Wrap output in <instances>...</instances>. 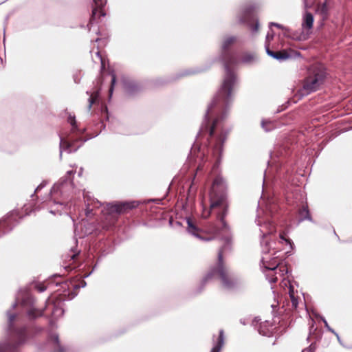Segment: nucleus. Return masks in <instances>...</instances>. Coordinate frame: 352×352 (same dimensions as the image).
<instances>
[{
	"label": "nucleus",
	"mask_w": 352,
	"mask_h": 352,
	"mask_svg": "<svg viewBox=\"0 0 352 352\" xmlns=\"http://www.w3.org/2000/svg\"><path fill=\"white\" fill-rule=\"evenodd\" d=\"M236 41V37L232 36L226 38L222 44L223 61L226 70V75L223 83L208 105L204 116V120L201 126L204 131L209 129L210 135L213 136L220 130V134L217 138V143L214 152L221 155L223 151V144L226 140L228 131L223 129L221 121L226 117V111L232 100V91L236 78L234 73L230 69V65L234 64L236 60L232 55L227 52L230 46Z\"/></svg>",
	"instance_id": "nucleus-1"
},
{
	"label": "nucleus",
	"mask_w": 352,
	"mask_h": 352,
	"mask_svg": "<svg viewBox=\"0 0 352 352\" xmlns=\"http://www.w3.org/2000/svg\"><path fill=\"white\" fill-rule=\"evenodd\" d=\"M277 205L274 202L266 205L265 217H261L260 212L256 219L257 225L260 227L261 234V246L262 248V257L261 260V266L263 267V273L266 279L271 283L277 281V274L280 276L287 274L288 270L285 265H280L278 251L274 250L272 244L275 242L272 241L271 234L276 231L275 226L268 220L269 216H272L274 212L277 210Z\"/></svg>",
	"instance_id": "nucleus-2"
},
{
	"label": "nucleus",
	"mask_w": 352,
	"mask_h": 352,
	"mask_svg": "<svg viewBox=\"0 0 352 352\" xmlns=\"http://www.w3.org/2000/svg\"><path fill=\"white\" fill-rule=\"evenodd\" d=\"M74 173V170H68L67 175L60 179V182L54 185L51 191V199L53 201L54 206L56 208H51L50 212L56 214H60L61 212L66 208L67 204L63 199L58 200L59 196L64 198L67 197V192L72 190L74 188L73 182L71 179V175Z\"/></svg>",
	"instance_id": "nucleus-3"
},
{
	"label": "nucleus",
	"mask_w": 352,
	"mask_h": 352,
	"mask_svg": "<svg viewBox=\"0 0 352 352\" xmlns=\"http://www.w3.org/2000/svg\"><path fill=\"white\" fill-rule=\"evenodd\" d=\"M226 185L225 181L221 176H217L212 185L211 191L210 194V208L212 210L216 208H219L221 212H218L217 217L222 222L223 225L226 226L224 217L227 214V202H226Z\"/></svg>",
	"instance_id": "nucleus-4"
},
{
	"label": "nucleus",
	"mask_w": 352,
	"mask_h": 352,
	"mask_svg": "<svg viewBox=\"0 0 352 352\" xmlns=\"http://www.w3.org/2000/svg\"><path fill=\"white\" fill-rule=\"evenodd\" d=\"M216 276L221 279L222 286L226 289H232L239 284L238 279L231 276L226 267L223 265V249H221L218 252L217 267L210 270L208 274L204 278L203 283H206Z\"/></svg>",
	"instance_id": "nucleus-5"
},
{
	"label": "nucleus",
	"mask_w": 352,
	"mask_h": 352,
	"mask_svg": "<svg viewBox=\"0 0 352 352\" xmlns=\"http://www.w3.org/2000/svg\"><path fill=\"white\" fill-rule=\"evenodd\" d=\"M325 72L322 66L312 65L308 69V74L302 86V95H308L316 91L322 84Z\"/></svg>",
	"instance_id": "nucleus-6"
},
{
	"label": "nucleus",
	"mask_w": 352,
	"mask_h": 352,
	"mask_svg": "<svg viewBox=\"0 0 352 352\" xmlns=\"http://www.w3.org/2000/svg\"><path fill=\"white\" fill-rule=\"evenodd\" d=\"M20 298H21V304L23 307L27 309V314L30 319H34L42 316L43 311L34 308V300L28 291H20L17 296V300Z\"/></svg>",
	"instance_id": "nucleus-7"
},
{
	"label": "nucleus",
	"mask_w": 352,
	"mask_h": 352,
	"mask_svg": "<svg viewBox=\"0 0 352 352\" xmlns=\"http://www.w3.org/2000/svg\"><path fill=\"white\" fill-rule=\"evenodd\" d=\"M12 336L14 337V339L16 340L14 344L12 345L8 343L1 344L0 352H13L17 346L23 343L27 338L25 334V329H21L15 331Z\"/></svg>",
	"instance_id": "nucleus-8"
},
{
	"label": "nucleus",
	"mask_w": 352,
	"mask_h": 352,
	"mask_svg": "<svg viewBox=\"0 0 352 352\" xmlns=\"http://www.w3.org/2000/svg\"><path fill=\"white\" fill-rule=\"evenodd\" d=\"M138 206V203L133 202H123L117 204H108L105 208L107 212L109 214H120L124 212L127 209H132Z\"/></svg>",
	"instance_id": "nucleus-9"
},
{
	"label": "nucleus",
	"mask_w": 352,
	"mask_h": 352,
	"mask_svg": "<svg viewBox=\"0 0 352 352\" xmlns=\"http://www.w3.org/2000/svg\"><path fill=\"white\" fill-rule=\"evenodd\" d=\"M266 53L271 57L279 60L283 61L288 59H290L293 57L294 53L291 50H282L278 52H273L269 49V46L267 44H265ZM295 54L299 56L298 53H295Z\"/></svg>",
	"instance_id": "nucleus-10"
},
{
	"label": "nucleus",
	"mask_w": 352,
	"mask_h": 352,
	"mask_svg": "<svg viewBox=\"0 0 352 352\" xmlns=\"http://www.w3.org/2000/svg\"><path fill=\"white\" fill-rule=\"evenodd\" d=\"M314 16L311 12L305 11L302 15V28L304 30H310L313 28Z\"/></svg>",
	"instance_id": "nucleus-11"
},
{
	"label": "nucleus",
	"mask_w": 352,
	"mask_h": 352,
	"mask_svg": "<svg viewBox=\"0 0 352 352\" xmlns=\"http://www.w3.org/2000/svg\"><path fill=\"white\" fill-rule=\"evenodd\" d=\"M94 2L96 8H94L92 10V19H94L96 17L98 10H100V15L104 16L105 15V13L102 10V8L106 5L107 0H94Z\"/></svg>",
	"instance_id": "nucleus-12"
},
{
	"label": "nucleus",
	"mask_w": 352,
	"mask_h": 352,
	"mask_svg": "<svg viewBox=\"0 0 352 352\" xmlns=\"http://www.w3.org/2000/svg\"><path fill=\"white\" fill-rule=\"evenodd\" d=\"M223 344H224L223 331L220 330L217 343L212 349L211 352H219L221 351L222 346H223Z\"/></svg>",
	"instance_id": "nucleus-13"
},
{
	"label": "nucleus",
	"mask_w": 352,
	"mask_h": 352,
	"mask_svg": "<svg viewBox=\"0 0 352 352\" xmlns=\"http://www.w3.org/2000/svg\"><path fill=\"white\" fill-rule=\"evenodd\" d=\"M299 214L300 217V221L305 219L311 221L307 206H302V208L299 210Z\"/></svg>",
	"instance_id": "nucleus-14"
},
{
	"label": "nucleus",
	"mask_w": 352,
	"mask_h": 352,
	"mask_svg": "<svg viewBox=\"0 0 352 352\" xmlns=\"http://www.w3.org/2000/svg\"><path fill=\"white\" fill-rule=\"evenodd\" d=\"M288 293L291 299L292 307L296 309L298 305V299L296 296L294 289L291 285H289Z\"/></svg>",
	"instance_id": "nucleus-15"
},
{
	"label": "nucleus",
	"mask_w": 352,
	"mask_h": 352,
	"mask_svg": "<svg viewBox=\"0 0 352 352\" xmlns=\"http://www.w3.org/2000/svg\"><path fill=\"white\" fill-rule=\"evenodd\" d=\"M186 221L188 224V232L196 237H199V234H197L198 228L192 223L191 219L188 218Z\"/></svg>",
	"instance_id": "nucleus-16"
},
{
	"label": "nucleus",
	"mask_w": 352,
	"mask_h": 352,
	"mask_svg": "<svg viewBox=\"0 0 352 352\" xmlns=\"http://www.w3.org/2000/svg\"><path fill=\"white\" fill-rule=\"evenodd\" d=\"M87 94L90 96L89 98L88 105V109L90 110L92 107V104H94L98 100V97L99 96V91L98 90L93 93H89V91H87Z\"/></svg>",
	"instance_id": "nucleus-17"
},
{
	"label": "nucleus",
	"mask_w": 352,
	"mask_h": 352,
	"mask_svg": "<svg viewBox=\"0 0 352 352\" xmlns=\"http://www.w3.org/2000/svg\"><path fill=\"white\" fill-rule=\"evenodd\" d=\"M243 17L240 18L239 21L241 23H249V20L252 17V8L247 9L244 11Z\"/></svg>",
	"instance_id": "nucleus-18"
},
{
	"label": "nucleus",
	"mask_w": 352,
	"mask_h": 352,
	"mask_svg": "<svg viewBox=\"0 0 352 352\" xmlns=\"http://www.w3.org/2000/svg\"><path fill=\"white\" fill-rule=\"evenodd\" d=\"M51 340L54 345V348H57L58 349V352H65V350L60 345V342L58 339V335H52L51 338Z\"/></svg>",
	"instance_id": "nucleus-19"
},
{
	"label": "nucleus",
	"mask_w": 352,
	"mask_h": 352,
	"mask_svg": "<svg viewBox=\"0 0 352 352\" xmlns=\"http://www.w3.org/2000/svg\"><path fill=\"white\" fill-rule=\"evenodd\" d=\"M255 60V56L252 54H245L242 59L241 62L245 64L251 63Z\"/></svg>",
	"instance_id": "nucleus-20"
},
{
	"label": "nucleus",
	"mask_w": 352,
	"mask_h": 352,
	"mask_svg": "<svg viewBox=\"0 0 352 352\" xmlns=\"http://www.w3.org/2000/svg\"><path fill=\"white\" fill-rule=\"evenodd\" d=\"M64 314V310L60 307H56V305H54V309L52 311V315L54 318H57L59 316H63Z\"/></svg>",
	"instance_id": "nucleus-21"
},
{
	"label": "nucleus",
	"mask_w": 352,
	"mask_h": 352,
	"mask_svg": "<svg viewBox=\"0 0 352 352\" xmlns=\"http://www.w3.org/2000/svg\"><path fill=\"white\" fill-rule=\"evenodd\" d=\"M261 126L265 131H270L274 128V124L270 121H262Z\"/></svg>",
	"instance_id": "nucleus-22"
},
{
	"label": "nucleus",
	"mask_w": 352,
	"mask_h": 352,
	"mask_svg": "<svg viewBox=\"0 0 352 352\" xmlns=\"http://www.w3.org/2000/svg\"><path fill=\"white\" fill-rule=\"evenodd\" d=\"M322 320L323 321L324 327L327 328V329L329 331L333 333L337 337L338 341L340 342L339 335L332 328L330 327L326 319L324 318H322Z\"/></svg>",
	"instance_id": "nucleus-23"
},
{
	"label": "nucleus",
	"mask_w": 352,
	"mask_h": 352,
	"mask_svg": "<svg viewBox=\"0 0 352 352\" xmlns=\"http://www.w3.org/2000/svg\"><path fill=\"white\" fill-rule=\"evenodd\" d=\"M86 140H85L80 145H78L76 147H74V143L69 144L67 145L66 150L68 153L75 152L77 151V149L82 144L83 142H85Z\"/></svg>",
	"instance_id": "nucleus-24"
},
{
	"label": "nucleus",
	"mask_w": 352,
	"mask_h": 352,
	"mask_svg": "<svg viewBox=\"0 0 352 352\" xmlns=\"http://www.w3.org/2000/svg\"><path fill=\"white\" fill-rule=\"evenodd\" d=\"M116 81V74L114 73H111V87L109 88V97L110 98L111 97V96L113 94Z\"/></svg>",
	"instance_id": "nucleus-25"
},
{
	"label": "nucleus",
	"mask_w": 352,
	"mask_h": 352,
	"mask_svg": "<svg viewBox=\"0 0 352 352\" xmlns=\"http://www.w3.org/2000/svg\"><path fill=\"white\" fill-rule=\"evenodd\" d=\"M7 314H8V316L9 329L11 330V329L12 327V323H13L16 316H15L14 314H12L9 311H8Z\"/></svg>",
	"instance_id": "nucleus-26"
},
{
	"label": "nucleus",
	"mask_w": 352,
	"mask_h": 352,
	"mask_svg": "<svg viewBox=\"0 0 352 352\" xmlns=\"http://www.w3.org/2000/svg\"><path fill=\"white\" fill-rule=\"evenodd\" d=\"M125 87H126V90L129 94H132L134 91V89L137 88L136 85H131V84L126 85Z\"/></svg>",
	"instance_id": "nucleus-27"
},
{
	"label": "nucleus",
	"mask_w": 352,
	"mask_h": 352,
	"mask_svg": "<svg viewBox=\"0 0 352 352\" xmlns=\"http://www.w3.org/2000/svg\"><path fill=\"white\" fill-rule=\"evenodd\" d=\"M68 122L72 126L74 129L76 127V123L74 117H72L71 116H69V117L68 118Z\"/></svg>",
	"instance_id": "nucleus-28"
},
{
	"label": "nucleus",
	"mask_w": 352,
	"mask_h": 352,
	"mask_svg": "<svg viewBox=\"0 0 352 352\" xmlns=\"http://www.w3.org/2000/svg\"><path fill=\"white\" fill-rule=\"evenodd\" d=\"M36 288L41 293L45 292L47 289L46 287L41 284L37 285Z\"/></svg>",
	"instance_id": "nucleus-29"
},
{
	"label": "nucleus",
	"mask_w": 352,
	"mask_h": 352,
	"mask_svg": "<svg viewBox=\"0 0 352 352\" xmlns=\"http://www.w3.org/2000/svg\"><path fill=\"white\" fill-rule=\"evenodd\" d=\"M47 184V182L43 181V182H41L38 186L37 188H36L34 192H37L38 190H39L40 189L44 188Z\"/></svg>",
	"instance_id": "nucleus-30"
},
{
	"label": "nucleus",
	"mask_w": 352,
	"mask_h": 352,
	"mask_svg": "<svg viewBox=\"0 0 352 352\" xmlns=\"http://www.w3.org/2000/svg\"><path fill=\"white\" fill-rule=\"evenodd\" d=\"M274 37V33L272 31H270L267 32L266 35V41H268L270 40H272Z\"/></svg>",
	"instance_id": "nucleus-31"
},
{
	"label": "nucleus",
	"mask_w": 352,
	"mask_h": 352,
	"mask_svg": "<svg viewBox=\"0 0 352 352\" xmlns=\"http://www.w3.org/2000/svg\"><path fill=\"white\" fill-rule=\"evenodd\" d=\"M280 239L281 241H285L286 243H288L291 245V241L288 239H286L283 234H280Z\"/></svg>",
	"instance_id": "nucleus-32"
},
{
	"label": "nucleus",
	"mask_w": 352,
	"mask_h": 352,
	"mask_svg": "<svg viewBox=\"0 0 352 352\" xmlns=\"http://www.w3.org/2000/svg\"><path fill=\"white\" fill-rule=\"evenodd\" d=\"M96 56L98 57V58L100 59V60L101 62V67H102V69L104 68V60L101 57L100 54L99 52H96Z\"/></svg>",
	"instance_id": "nucleus-33"
},
{
	"label": "nucleus",
	"mask_w": 352,
	"mask_h": 352,
	"mask_svg": "<svg viewBox=\"0 0 352 352\" xmlns=\"http://www.w3.org/2000/svg\"><path fill=\"white\" fill-rule=\"evenodd\" d=\"M303 2L305 8H310L311 6V0H303Z\"/></svg>",
	"instance_id": "nucleus-34"
},
{
	"label": "nucleus",
	"mask_w": 352,
	"mask_h": 352,
	"mask_svg": "<svg viewBox=\"0 0 352 352\" xmlns=\"http://www.w3.org/2000/svg\"><path fill=\"white\" fill-rule=\"evenodd\" d=\"M259 27V24L258 21H256V24L252 28V31L253 33H255L258 31Z\"/></svg>",
	"instance_id": "nucleus-35"
},
{
	"label": "nucleus",
	"mask_w": 352,
	"mask_h": 352,
	"mask_svg": "<svg viewBox=\"0 0 352 352\" xmlns=\"http://www.w3.org/2000/svg\"><path fill=\"white\" fill-rule=\"evenodd\" d=\"M270 27H271V26H276V27H277V28H280V29H283V26L282 25H280V24H279V23H274V22H271V23H270Z\"/></svg>",
	"instance_id": "nucleus-36"
},
{
	"label": "nucleus",
	"mask_w": 352,
	"mask_h": 352,
	"mask_svg": "<svg viewBox=\"0 0 352 352\" xmlns=\"http://www.w3.org/2000/svg\"><path fill=\"white\" fill-rule=\"evenodd\" d=\"M92 211V208H89V204H88V207L85 210V214L87 217H89Z\"/></svg>",
	"instance_id": "nucleus-37"
},
{
	"label": "nucleus",
	"mask_w": 352,
	"mask_h": 352,
	"mask_svg": "<svg viewBox=\"0 0 352 352\" xmlns=\"http://www.w3.org/2000/svg\"><path fill=\"white\" fill-rule=\"evenodd\" d=\"M63 139L60 138V156L62 155V152H63Z\"/></svg>",
	"instance_id": "nucleus-38"
},
{
	"label": "nucleus",
	"mask_w": 352,
	"mask_h": 352,
	"mask_svg": "<svg viewBox=\"0 0 352 352\" xmlns=\"http://www.w3.org/2000/svg\"><path fill=\"white\" fill-rule=\"evenodd\" d=\"M302 352H311V349H305L302 350Z\"/></svg>",
	"instance_id": "nucleus-39"
},
{
	"label": "nucleus",
	"mask_w": 352,
	"mask_h": 352,
	"mask_svg": "<svg viewBox=\"0 0 352 352\" xmlns=\"http://www.w3.org/2000/svg\"><path fill=\"white\" fill-rule=\"evenodd\" d=\"M82 168H80V171L78 172V175H79V176H81V175H82Z\"/></svg>",
	"instance_id": "nucleus-40"
},
{
	"label": "nucleus",
	"mask_w": 352,
	"mask_h": 352,
	"mask_svg": "<svg viewBox=\"0 0 352 352\" xmlns=\"http://www.w3.org/2000/svg\"><path fill=\"white\" fill-rule=\"evenodd\" d=\"M208 215H209V212H208L207 214H203V217L204 218H207L208 217Z\"/></svg>",
	"instance_id": "nucleus-41"
},
{
	"label": "nucleus",
	"mask_w": 352,
	"mask_h": 352,
	"mask_svg": "<svg viewBox=\"0 0 352 352\" xmlns=\"http://www.w3.org/2000/svg\"><path fill=\"white\" fill-rule=\"evenodd\" d=\"M99 204V201L94 202V207H98V204Z\"/></svg>",
	"instance_id": "nucleus-42"
},
{
	"label": "nucleus",
	"mask_w": 352,
	"mask_h": 352,
	"mask_svg": "<svg viewBox=\"0 0 352 352\" xmlns=\"http://www.w3.org/2000/svg\"><path fill=\"white\" fill-rule=\"evenodd\" d=\"M76 256V254H72V255L71 256V258H72V259H74Z\"/></svg>",
	"instance_id": "nucleus-43"
},
{
	"label": "nucleus",
	"mask_w": 352,
	"mask_h": 352,
	"mask_svg": "<svg viewBox=\"0 0 352 352\" xmlns=\"http://www.w3.org/2000/svg\"><path fill=\"white\" fill-rule=\"evenodd\" d=\"M16 306V302L14 303L12 307L14 308Z\"/></svg>",
	"instance_id": "nucleus-44"
},
{
	"label": "nucleus",
	"mask_w": 352,
	"mask_h": 352,
	"mask_svg": "<svg viewBox=\"0 0 352 352\" xmlns=\"http://www.w3.org/2000/svg\"><path fill=\"white\" fill-rule=\"evenodd\" d=\"M259 333H261V334H263V335H265V333H262L261 330H259Z\"/></svg>",
	"instance_id": "nucleus-45"
},
{
	"label": "nucleus",
	"mask_w": 352,
	"mask_h": 352,
	"mask_svg": "<svg viewBox=\"0 0 352 352\" xmlns=\"http://www.w3.org/2000/svg\"><path fill=\"white\" fill-rule=\"evenodd\" d=\"M85 285H86V283H84V284H82V287H84Z\"/></svg>",
	"instance_id": "nucleus-46"
}]
</instances>
